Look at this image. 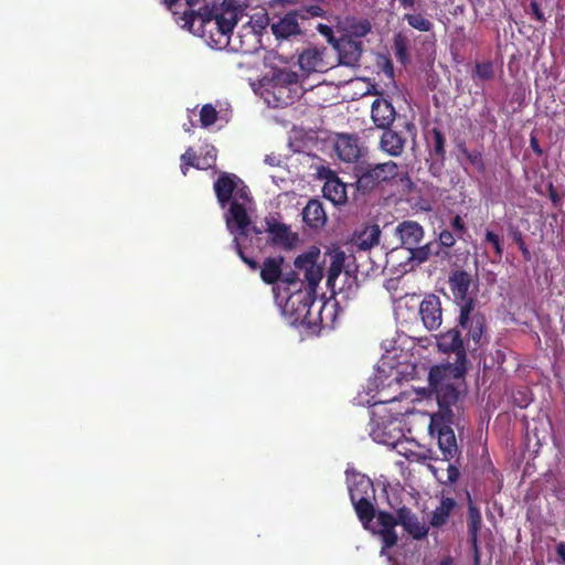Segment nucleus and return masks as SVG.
Wrapping results in <instances>:
<instances>
[{"instance_id":"09e8293b","label":"nucleus","mask_w":565,"mask_h":565,"mask_svg":"<svg viewBox=\"0 0 565 565\" xmlns=\"http://www.w3.org/2000/svg\"><path fill=\"white\" fill-rule=\"evenodd\" d=\"M318 32L327 39V42L333 45L338 38L334 36L333 30L328 24L319 23L317 25Z\"/></svg>"},{"instance_id":"37998d69","label":"nucleus","mask_w":565,"mask_h":565,"mask_svg":"<svg viewBox=\"0 0 565 565\" xmlns=\"http://www.w3.org/2000/svg\"><path fill=\"white\" fill-rule=\"evenodd\" d=\"M456 234L449 230H443L439 233L438 242H436L440 247L451 248L456 244Z\"/></svg>"},{"instance_id":"e433bc0d","label":"nucleus","mask_w":565,"mask_h":565,"mask_svg":"<svg viewBox=\"0 0 565 565\" xmlns=\"http://www.w3.org/2000/svg\"><path fill=\"white\" fill-rule=\"evenodd\" d=\"M218 113L211 104H205L200 110V122L202 127L206 128L216 122Z\"/></svg>"},{"instance_id":"e2e57ef3","label":"nucleus","mask_w":565,"mask_h":565,"mask_svg":"<svg viewBox=\"0 0 565 565\" xmlns=\"http://www.w3.org/2000/svg\"><path fill=\"white\" fill-rule=\"evenodd\" d=\"M406 128L411 129V128H414V126L412 124H406Z\"/></svg>"},{"instance_id":"2eb2a0df","label":"nucleus","mask_w":565,"mask_h":565,"mask_svg":"<svg viewBox=\"0 0 565 565\" xmlns=\"http://www.w3.org/2000/svg\"><path fill=\"white\" fill-rule=\"evenodd\" d=\"M301 274L303 275V270H299L296 267L294 270L281 273L278 285L273 287L275 301H280L282 295L307 287L305 277L300 278Z\"/></svg>"},{"instance_id":"69168bd1","label":"nucleus","mask_w":565,"mask_h":565,"mask_svg":"<svg viewBox=\"0 0 565 565\" xmlns=\"http://www.w3.org/2000/svg\"><path fill=\"white\" fill-rule=\"evenodd\" d=\"M184 130H185V131H190V130H191V129L189 128V125H185V126H184Z\"/></svg>"},{"instance_id":"4468645a","label":"nucleus","mask_w":565,"mask_h":565,"mask_svg":"<svg viewBox=\"0 0 565 565\" xmlns=\"http://www.w3.org/2000/svg\"><path fill=\"white\" fill-rule=\"evenodd\" d=\"M407 137L402 131H396L391 127L384 128L380 138V150L391 157H399L403 154Z\"/></svg>"},{"instance_id":"f03ea898","label":"nucleus","mask_w":565,"mask_h":565,"mask_svg":"<svg viewBox=\"0 0 565 565\" xmlns=\"http://www.w3.org/2000/svg\"><path fill=\"white\" fill-rule=\"evenodd\" d=\"M242 11L234 0H224L220 6H204L198 11L184 13L185 22L212 47L230 44L231 35Z\"/></svg>"},{"instance_id":"de8ad7c7","label":"nucleus","mask_w":565,"mask_h":565,"mask_svg":"<svg viewBox=\"0 0 565 565\" xmlns=\"http://www.w3.org/2000/svg\"><path fill=\"white\" fill-rule=\"evenodd\" d=\"M233 201L242 200L243 202L250 201V193L248 186L245 184V182L242 180V183L237 186L235 190Z\"/></svg>"},{"instance_id":"603ef678","label":"nucleus","mask_w":565,"mask_h":565,"mask_svg":"<svg viewBox=\"0 0 565 565\" xmlns=\"http://www.w3.org/2000/svg\"><path fill=\"white\" fill-rule=\"evenodd\" d=\"M556 554L559 557V564L565 565V542H559L556 545Z\"/></svg>"},{"instance_id":"6ab92c4d","label":"nucleus","mask_w":565,"mask_h":565,"mask_svg":"<svg viewBox=\"0 0 565 565\" xmlns=\"http://www.w3.org/2000/svg\"><path fill=\"white\" fill-rule=\"evenodd\" d=\"M352 504L363 527L379 534L377 513L371 499H359L352 501Z\"/></svg>"},{"instance_id":"aec40b11","label":"nucleus","mask_w":565,"mask_h":565,"mask_svg":"<svg viewBox=\"0 0 565 565\" xmlns=\"http://www.w3.org/2000/svg\"><path fill=\"white\" fill-rule=\"evenodd\" d=\"M349 493L352 501L359 499H373L375 497V490L372 480L360 473H354L349 478Z\"/></svg>"},{"instance_id":"f8f14e48","label":"nucleus","mask_w":565,"mask_h":565,"mask_svg":"<svg viewBox=\"0 0 565 565\" xmlns=\"http://www.w3.org/2000/svg\"><path fill=\"white\" fill-rule=\"evenodd\" d=\"M334 149L338 157L345 162H356L362 156L359 137L354 135H339Z\"/></svg>"},{"instance_id":"49530a36","label":"nucleus","mask_w":565,"mask_h":565,"mask_svg":"<svg viewBox=\"0 0 565 565\" xmlns=\"http://www.w3.org/2000/svg\"><path fill=\"white\" fill-rule=\"evenodd\" d=\"M527 12L530 14H532V17L540 23H545L546 22V18L543 13V11L541 10V7L540 4L537 3V1L535 0H532L530 2V6H529V10Z\"/></svg>"},{"instance_id":"7ed1b4c3","label":"nucleus","mask_w":565,"mask_h":565,"mask_svg":"<svg viewBox=\"0 0 565 565\" xmlns=\"http://www.w3.org/2000/svg\"><path fill=\"white\" fill-rule=\"evenodd\" d=\"M319 255V249L312 247L296 257L294 266L299 270H303L307 287L282 295L280 301H275L280 308L281 313L288 317L292 323L310 322L309 315L316 300V288L322 278V269L317 264Z\"/></svg>"},{"instance_id":"423d86ee","label":"nucleus","mask_w":565,"mask_h":565,"mask_svg":"<svg viewBox=\"0 0 565 565\" xmlns=\"http://www.w3.org/2000/svg\"><path fill=\"white\" fill-rule=\"evenodd\" d=\"M398 174V166L394 161L383 163H365L354 168L356 190L363 194L370 193L383 183H388Z\"/></svg>"},{"instance_id":"f704fd0d","label":"nucleus","mask_w":565,"mask_h":565,"mask_svg":"<svg viewBox=\"0 0 565 565\" xmlns=\"http://www.w3.org/2000/svg\"><path fill=\"white\" fill-rule=\"evenodd\" d=\"M270 83L278 85H287L295 88H301L299 85V75L289 70H278L275 72Z\"/></svg>"},{"instance_id":"c85d7f7f","label":"nucleus","mask_w":565,"mask_h":565,"mask_svg":"<svg viewBox=\"0 0 565 565\" xmlns=\"http://www.w3.org/2000/svg\"><path fill=\"white\" fill-rule=\"evenodd\" d=\"M456 505H457V503H456L455 499L443 498L440 500L439 505L431 513V518H430V522H429L430 525L433 527L444 526L448 522V519Z\"/></svg>"},{"instance_id":"393cba45","label":"nucleus","mask_w":565,"mask_h":565,"mask_svg":"<svg viewBox=\"0 0 565 565\" xmlns=\"http://www.w3.org/2000/svg\"><path fill=\"white\" fill-rule=\"evenodd\" d=\"M426 142L429 149V154L444 163L446 160L445 134L439 128L434 127L427 132Z\"/></svg>"},{"instance_id":"a211bd4d","label":"nucleus","mask_w":565,"mask_h":565,"mask_svg":"<svg viewBox=\"0 0 565 565\" xmlns=\"http://www.w3.org/2000/svg\"><path fill=\"white\" fill-rule=\"evenodd\" d=\"M396 233L401 239L402 246L408 250L419 245L424 237L423 226L415 221H403L396 227Z\"/></svg>"},{"instance_id":"1a4fd4ad","label":"nucleus","mask_w":565,"mask_h":565,"mask_svg":"<svg viewBox=\"0 0 565 565\" xmlns=\"http://www.w3.org/2000/svg\"><path fill=\"white\" fill-rule=\"evenodd\" d=\"M419 315L427 330H437L443 322L440 298L434 294L425 296L419 305Z\"/></svg>"},{"instance_id":"f3484780","label":"nucleus","mask_w":565,"mask_h":565,"mask_svg":"<svg viewBox=\"0 0 565 565\" xmlns=\"http://www.w3.org/2000/svg\"><path fill=\"white\" fill-rule=\"evenodd\" d=\"M395 116V108L387 99L376 98L372 103L371 117L377 128L384 129L391 127Z\"/></svg>"},{"instance_id":"a18cd8bd","label":"nucleus","mask_w":565,"mask_h":565,"mask_svg":"<svg viewBox=\"0 0 565 565\" xmlns=\"http://www.w3.org/2000/svg\"><path fill=\"white\" fill-rule=\"evenodd\" d=\"M344 262V253L339 252L334 255L331 267H330V277L337 276L341 273L342 266Z\"/></svg>"},{"instance_id":"0eeeda50","label":"nucleus","mask_w":565,"mask_h":565,"mask_svg":"<svg viewBox=\"0 0 565 565\" xmlns=\"http://www.w3.org/2000/svg\"><path fill=\"white\" fill-rule=\"evenodd\" d=\"M468 513H467V533L468 542L473 554V565H480L481 552L479 546V532L482 526V516L479 508L472 502L471 495L467 492Z\"/></svg>"},{"instance_id":"39448f33","label":"nucleus","mask_w":565,"mask_h":565,"mask_svg":"<svg viewBox=\"0 0 565 565\" xmlns=\"http://www.w3.org/2000/svg\"><path fill=\"white\" fill-rule=\"evenodd\" d=\"M437 403L439 412L431 416L429 431L431 435L437 434L438 447L443 454V459L450 460L459 451L456 436L451 428L455 417L451 406L455 404L443 405L439 399H437Z\"/></svg>"},{"instance_id":"864d4df0","label":"nucleus","mask_w":565,"mask_h":565,"mask_svg":"<svg viewBox=\"0 0 565 565\" xmlns=\"http://www.w3.org/2000/svg\"><path fill=\"white\" fill-rule=\"evenodd\" d=\"M447 471H448V480H449L450 482H455V481L458 479V477H459V470H458V468H456V467H455V466H452V465H449V467H448Z\"/></svg>"},{"instance_id":"052dcab7","label":"nucleus","mask_w":565,"mask_h":565,"mask_svg":"<svg viewBox=\"0 0 565 565\" xmlns=\"http://www.w3.org/2000/svg\"><path fill=\"white\" fill-rule=\"evenodd\" d=\"M185 1H186L189 7H193V6H195L199 2V0H185Z\"/></svg>"},{"instance_id":"473e14b6","label":"nucleus","mask_w":565,"mask_h":565,"mask_svg":"<svg viewBox=\"0 0 565 565\" xmlns=\"http://www.w3.org/2000/svg\"><path fill=\"white\" fill-rule=\"evenodd\" d=\"M181 162L191 164L195 169H206L211 167L216 160V150L212 148L204 157L205 166H201L196 152L192 147H189L180 158Z\"/></svg>"},{"instance_id":"8fccbe9b","label":"nucleus","mask_w":565,"mask_h":565,"mask_svg":"<svg viewBox=\"0 0 565 565\" xmlns=\"http://www.w3.org/2000/svg\"><path fill=\"white\" fill-rule=\"evenodd\" d=\"M547 190L550 200L555 206H557L562 202L563 195L557 192L552 182L548 183Z\"/></svg>"},{"instance_id":"9d476101","label":"nucleus","mask_w":565,"mask_h":565,"mask_svg":"<svg viewBox=\"0 0 565 565\" xmlns=\"http://www.w3.org/2000/svg\"><path fill=\"white\" fill-rule=\"evenodd\" d=\"M242 183V179L230 172H221L213 183V190L221 207H226L232 203L235 190Z\"/></svg>"},{"instance_id":"5fc2aeb1","label":"nucleus","mask_w":565,"mask_h":565,"mask_svg":"<svg viewBox=\"0 0 565 565\" xmlns=\"http://www.w3.org/2000/svg\"><path fill=\"white\" fill-rule=\"evenodd\" d=\"M457 150L466 158L468 153L471 151L467 148L466 142L460 140L456 143Z\"/></svg>"},{"instance_id":"dca6fc26","label":"nucleus","mask_w":565,"mask_h":565,"mask_svg":"<svg viewBox=\"0 0 565 565\" xmlns=\"http://www.w3.org/2000/svg\"><path fill=\"white\" fill-rule=\"evenodd\" d=\"M299 18L296 11L287 12L278 21L271 23L270 30L277 40H288L290 36L301 34Z\"/></svg>"},{"instance_id":"79ce46f5","label":"nucleus","mask_w":565,"mask_h":565,"mask_svg":"<svg viewBox=\"0 0 565 565\" xmlns=\"http://www.w3.org/2000/svg\"><path fill=\"white\" fill-rule=\"evenodd\" d=\"M512 236L513 241L522 253L523 259L530 262L532 259V254L524 242L522 233L519 230H515Z\"/></svg>"},{"instance_id":"4c0bfd02","label":"nucleus","mask_w":565,"mask_h":565,"mask_svg":"<svg viewBox=\"0 0 565 565\" xmlns=\"http://www.w3.org/2000/svg\"><path fill=\"white\" fill-rule=\"evenodd\" d=\"M475 76L481 81H491L494 77L493 63L491 61L477 62L475 66Z\"/></svg>"},{"instance_id":"b1692460","label":"nucleus","mask_w":565,"mask_h":565,"mask_svg":"<svg viewBox=\"0 0 565 565\" xmlns=\"http://www.w3.org/2000/svg\"><path fill=\"white\" fill-rule=\"evenodd\" d=\"M322 192L323 196L334 205H341L347 202V184L335 174H331L327 178Z\"/></svg>"},{"instance_id":"a19ab883","label":"nucleus","mask_w":565,"mask_h":565,"mask_svg":"<svg viewBox=\"0 0 565 565\" xmlns=\"http://www.w3.org/2000/svg\"><path fill=\"white\" fill-rule=\"evenodd\" d=\"M486 242L490 243L493 246L494 254L498 258H501L503 255V245L498 234L492 231L486 232Z\"/></svg>"},{"instance_id":"c03bdc74","label":"nucleus","mask_w":565,"mask_h":565,"mask_svg":"<svg viewBox=\"0 0 565 565\" xmlns=\"http://www.w3.org/2000/svg\"><path fill=\"white\" fill-rule=\"evenodd\" d=\"M451 228L454 231V233L456 234V236L458 238H461L462 235L467 232V226L462 220V217L460 215H456L452 220H451Z\"/></svg>"},{"instance_id":"20e7f679","label":"nucleus","mask_w":565,"mask_h":565,"mask_svg":"<svg viewBox=\"0 0 565 565\" xmlns=\"http://www.w3.org/2000/svg\"><path fill=\"white\" fill-rule=\"evenodd\" d=\"M379 535L383 542V550L391 548L397 544L398 536L395 532L397 524L415 540H422L427 536L428 527L422 523L417 515L407 507L397 509L396 516L386 511L377 512Z\"/></svg>"},{"instance_id":"9b49d317","label":"nucleus","mask_w":565,"mask_h":565,"mask_svg":"<svg viewBox=\"0 0 565 565\" xmlns=\"http://www.w3.org/2000/svg\"><path fill=\"white\" fill-rule=\"evenodd\" d=\"M228 205V211L225 214L228 231L233 233L235 227L241 236H247L252 221L245 205L238 201H232Z\"/></svg>"},{"instance_id":"ddd939ff","label":"nucleus","mask_w":565,"mask_h":565,"mask_svg":"<svg viewBox=\"0 0 565 565\" xmlns=\"http://www.w3.org/2000/svg\"><path fill=\"white\" fill-rule=\"evenodd\" d=\"M449 285L456 300H459L460 308L471 301V315H475V301L468 297L469 288L471 285V277L465 270H456L449 277Z\"/></svg>"},{"instance_id":"7c9ffc66","label":"nucleus","mask_w":565,"mask_h":565,"mask_svg":"<svg viewBox=\"0 0 565 565\" xmlns=\"http://www.w3.org/2000/svg\"><path fill=\"white\" fill-rule=\"evenodd\" d=\"M409 41L403 32H397L393 36V51L397 62L407 65L411 62L408 52Z\"/></svg>"},{"instance_id":"13d9d810","label":"nucleus","mask_w":565,"mask_h":565,"mask_svg":"<svg viewBox=\"0 0 565 565\" xmlns=\"http://www.w3.org/2000/svg\"><path fill=\"white\" fill-rule=\"evenodd\" d=\"M190 167H192V166L191 164H186L184 162H181V172H182L183 175L188 174V171H189Z\"/></svg>"},{"instance_id":"412c9836","label":"nucleus","mask_w":565,"mask_h":565,"mask_svg":"<svg viewBox=\"0 0 565 565\" xmlns=\"http://www.w3.org/2000/svg\"><path fill=\"white\" fill-rule=\"evenodd\" d=\"M266 92L271 95L274 107H286L300 97L301 88L294 89L291 86L270 83ZM268 103L271 100L268 99Z\"/></svg>"},{"instance_id":"c756f323","label":"nucleus","mask_w":565,"mask_h":565,"mask_svg":"<svg viewBox=\"0 0 565 565\" xmlns=\"http://www.w3.org/2000/svg\"><path fill=\"white\" fill-rule=\"evenodd\" d=\"M299 66L306 72L320 71L323 63V53L316 47L306 49L299 55Z\"/></svg>"},{"instance_id":"4be33fe9","label":"nucleus","mask_w":565,"mask_h":565,"mask_svg":"<svg viewBox=\"0 0 565 565\" xmlns=\"http://www.w3.org/2000/svg\"><path fill=\"white\" fill-rule=\"evenodd\" d=\"M381 228L377 224L365 226L362 231L355 232L352 244L356 252H366L379 245Z\"/></svg>"},{"instance_id":"bf43d9fd","label":"nucleus","mask_w":565,"mask_h":565,"mask_svg":"<svg viewBox=\"0 0 565 565\" xmlns=\"http://www.w3.org/2000/svg\"><path fill=\"white\" fill-rule=\"evenodd\" d=\"M372 436H373V439H374L375 441H379V443H387L386 440L381 439V438L377 436V434H376V431H375V430H373V431H372Z\"/></svg>"},{"instance_id":"5701e85b","label":"nucleus","mask_w":565,"mask_h":565,"mask_svg":"<svg viewBox=\"0 0 565 565\" xmlns=\"http://www.w3.org/2000/svg\"><path fill=\"white\" fill-rule=\"evenodd\" d=\"M266 231L270 235V241L274 245L290 248L294 245L296 236L290 233L289 226L278 223L273 218H266Z\"/></svg>"},{"instance_id":"6e6d98bb","label":"nucleus","mask_w":565,"mask_h":565,"mask_svg":"<svg viewBox=\"0 0 565 565\" xmlns=\"http://www.w3.org/2000/svg\"><path fill=\"white\" fill-rule=\"evenodd\" d=\"M398 2L403 9H413L416 0H398Z\"/></svg>"},{"instance_id":"680f3d73","label":"nucleus","mask_w":565,"mask_h":565,"mask_svg":"<svg viewBox=\"0 0 565 565\" xmlns=\"http://www.w3.org/2000/svg\"><path fill=\"white\" fill-rule=\"evenodd\" d=\"M253 232H254L255 234H259V233H260V231H259L256 226H253Z\"/></svg>"},{"instance_id":"6e6552de","label":"nucleus","mask_w":565,"mask_h":565,"mask_svg":"<svg viewBox=\"0 0 565 565\" xmlns=\"http://www.w3.org/2000/svg\"><path fill=\"white\" fill-rule=\"evenodd\" d=\"M332 46L338 52L339 63L341 65L351 67L359 66L363 52L362 40L351 39V36L343 34L334 41Z\"/></svg>"},{"instance_id":"f257e3e1","label":"nucleus","mask_w":565,"mask_h":565,"mask_svg":"<svg viewBox=\"0 0 565 565\" xmlns=\"http://www.w3.org/2000/svg\"><path fill=\"white\" fill-rule=\"evenodd\" d=\"M486 318L480 312L471 315V301L462 306L456 327L436 337L438 350L452 361L434 365L428 373L431 393L443 405L457 404L460 391L456 382L463 380L470 369L468 353L482 345Z\"/></svg>"},{"instance_id":"4d7b16f0","label":"nucleus","mask_w":565,"mask_h":565,"mask_svg":"<svg viewBox=\"0 0 565 565\" xmlns=\"http://www.w3.org/2000/svg\"><path fill=\"white\" fill-rule=\"evenodd\" d=\"M180 0H162L167 8L172 9Z\"/></svg>"},{"instance_id":"cd10ccee","label":"nucleus","mask_w":565,"mask_h":565,"mask_svg":"<svg viewBox=\"0 0 565 565\" xmlns=\"http://www.w3.org/2000/svg\"><path fill=\"white\" fill-rule=\"evenodd\" d=\"M344 35L361 40L372 31V23L366 18L347 17L344 20Z\"/></svg>"},{"instance_id":"72a5a7b5","label":"nucleus","mask_w":565,"mask_h":565,"mask_svg":"<svg viewBox=\"0 0 565 565\" xmlns=\"http://www.w3.org/2000/svg\"><path fill=\"white\" fill-rule=\"evenodd\" d=\"M411 259L417 263L426 262L431 255H439V245L436 242H429L423 246H415L409 249Z\"/></svg>"},{"instance_id":"bb28decb","label":"nucleus","mask_w":565,"mask_h":565,"mask_svg":"<svg viewBox=\"0 0 565 565\" xmlns=\"http://www.w3.org/2000/svg\"><path fill=\"white\" fill-rule=\"evenodd\" d=\"M282 263L284 258L281 256L267 257L260 268L262 280L267 285H273V287L278 285L282 273Z\"/></svg>"},{"instance_id":"c9c22d12","label":"nucleus","mask_w":565,"mask_h":565,"mask_svg":"<svg viewBox=\"0 0 565 565\" xmlns=\"http://www.w3.org/2000/svg\"><path fill=\"white\" fill-rule=\"evenodd\" d=\"M300 20H307L311 18H323L326 10L319 4L303 6L298 10H295Z\"/></svg>"},{"instance_id":"a878e982","label":"nucleus","mask_w":565,"mask_h":565,"mask_svg":"<svg viewBox=\"0 0 565 565\" xmlns=\"http://www.w3.org/2000/svg\"><path fill=\"white\" fill-rule=\"evenodd\" d=\"M303 222L313 228L322 227L327 222V215L319 200H310L302 211Z\"/></svg>"},{"instance_id":"0e129e2a","label":"nucleus","mask_w":565,"mask_h":565,"mask_svg":"<svg viewBox=\"0 0 565 565\" xmlns=\"http://www.w3.org/2000/svg\"><path fill=\"white\" fill-rule=\"evenodd\" d=\"M449 563H450L449 561H444V562H441V565H449Z\"/></svg>"},{"instance_id":"ea45409f","label":"nucleus","mask_w":565,"mask_h":565,"mask_svg":"<svg viewBox=\"0 0 565 565\" xmlns=\"http://www.w3.org/2000/svg\"><path fill=\"white\" fill-rule=\"evenodd\" d=\"M232 244H233V247L236 250L237 255L239 256V258L242 259V262L244 264H246L252 270L258 269V267H259L258 263L254 258H250L244 254L242 245H241L237 236L234 237Z\"/></svg>"},{"instance_id":"338daca9","label":"nucleus","mask_w":565,"mask_h":565,"mask_svg":"<svg viewBox=\"0 0 565 565\" xmlns=\"http://www.w3.org/2000/svg\"><path fill=\"white\" fill-rule=\"evenodd\" d=\"M184 130H185V131H190V130H191V129L189 128V125H185V126H184Z\"/></svg>"},{"instance_id":"3c124183","label":"nucleus","mask_w":565,"mask_h":565,"mask_svg":"<svg viewBox=\"0 0 565 565\" xmlns=\"http://www.w3.org/2000/svg\"><path fill=\"white\" fill-rule=\"evenodd\" d=\"M530 147L531 149L533 150V152L537 156H542L543 154V150L539 143V140L535 136H531L530 138Z\"/></svg>"},{"instance_id":"2f4dec72","label":"nucleus","mask_w":565,"mask_h":565,"mask_svg":"<svg viewBox=\"0 0 565 565\" xmlns=\"http://www.w3.org/2000/svg\"><path fill=\"white\" fill-rule=\"evenodd\" d=\"M403 20L406 21L411 28L419 32H431L434 30V23L425 12L414 11L405 13Z\"/></svg>"},{"instance_id":"58836bf2","label":"nucleus","mask_w":565,"mask_h":565,"mask_svg":"<svg viewBox=\"0 0 565 565\" xmlns=\"http://www.w3.org/2000/svg\"><path fill=\"white\" fill-rule=\"evenodd\" d=\"M467 161L479 173L486 172V162L483 160L482 152L478 149H472L466 157Z\"/></svg>"}]
</instances>
